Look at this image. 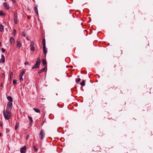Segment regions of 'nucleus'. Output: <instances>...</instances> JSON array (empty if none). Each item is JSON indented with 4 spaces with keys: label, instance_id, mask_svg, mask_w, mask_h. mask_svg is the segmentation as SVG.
Returning <instances> with one entry per match:
<instances>
[{
    "label": "nucleus",
    "instance_id": "f257e3e1",
    "mask_svg": "<svg viewBox=\"0 0 153 153\" xmlns=\"http://www.w3.org/2000/svg\"><path fill=\"white\" fill-rule=\"evenodd\" d=\"M3 114L5 119L6 120H9L12 116L11 111L5 110H4L3 111Z\"/></svg>",
    "mask_w": 153,
    "mask_h": 153
},
{
    "label": "nucleus",
    "instance_id": "f03ea898",
    "mask_svg": "<svg viewBox=\"0 0 153 153\" xmlns=\"http://www.w3.org/2000/svg\"><path fill=\"white\" fill-rule=\"evenodd\" d=\"M40 63V59L39 58L38 59L34 65L32 67V69H35L39 67Z\"/></svg>",
    "mask_w": 153,
    "mask_h": 153
},
{
    "label": "nucleus",
    "instance_id": "7ed1b4c3",
    "mask_svg": "<svg viewBox=\"0 0 153 153\" xmlns=\"http://www.w3.org/2000/svg\"><path fill=\"white\" fill-rule=\"evenodd\" d=\"M12 107V102H8L7 103V108L5 110L11 111Z\"/></svg>",
    "mask_w": 153,
    "mask_h": 153
},
{
    "label": "nucleus",
    "instance_id": "20e7f679",
    "mask_svg": "<svg viewBox=\"0 0 153 153\" xmlns=\"http://www.w3.org/2000/svg\"><path fill=\"white\" fill-rule=\"evenodd\" d=\"M45 134L44 131L43 130H41L39 135V138L41 140H42L45 136Z\"/></svg>",
    "mask_w": 153,
    "mask_h": 153
},
{
    "label": "nucleus",
    "instance_id": "39448f33",
    "mask_svg": "<svg viewBox=\"0 0 153 153\" xmlns=\"http://www.w3.org/2000/svg\"><path fill=\"white\" fill-rule=\"evenodd\" d=\"M17 14L15 13L14 15V21L15 24H16L17 23Z\"/></svg>",
    "mask_w": 153,
    "mask_h": 153
},
{
    "label": "nucleus",
    "instance_id": "423d86ee",
    "mask_svg": "<svg viewBox=\"0 0 153 153\" xmlns=\"http://www.w3.org/2000/svg\"><path fill=\"white\" fill-rule=\"evenodd\" d=\"M26 151V147L25 146L21 148L20 149V152L21 153H25Z\"/></svg>",
    "mask_w": 153,
    "mask_h": 153
},
{
    "label": "nucleus",
    "instance_id": "0eeeda50",
    "mask_svg": "<svg viewBox=\"0 0 153 153\" xmlns=\"http://www.w3.org/2000/svg\"><path fill=\"white\" fill-rule=\"evenodd\" d=\"M10 43L11 45H13L14 43H15L13 37H11L10 38Z\"/></svg>",
    "mask_w": 153,
    "mask_h": 153
},
{
    "label": "nucleus",
    "instance_id": "6e6552de",
    "mask_svg": "<svg viewBox=\"0 0 153 153\" xmlns=\"http://www.w3.org/2000/svg\"><path fill=\"white\" fill-rule=\"evenodd\" d=\"M43 53L45 54V56H46V54L47 53V48H46L45 47V46L43 47Z\"/></svg>",
    "mask_w": 153,
    "mask_h": 153
},
{
    "label": "nucleus",
    "instance_id": "1a4fd4ad",
    "mask_svg": "<svg viewBox=\"0 0 153 153\" xmlns=\"http://www.w3.org/2000/svg\"><path fill=\"white\" fill-rule=\"evenodd\" d=\"M4 6L7 9H8L9 8V6L6 3L4 2L3 4Z\"/></svg>",
    "mask_w": 153,
    "mask_h": 153
},
{
    "label": "nucleus",
    "instance_id": "9d476101",
    "mask_svg": "<svg viewBox=\"0 0 153 153\" xmlns=\"http://www.w3.org/2000/svg\"><path fill=\"white\" fill-rule=\"evenodd\" d=\"M21 47V44L19 41L17 42L16 47L18 48H20Z\"/></svg>",
    "mask_w": 153,
    "mask_h": 153
},
{
    "label": "nucleus",
    "instance_id": "9b49d317",
    "mask_svg": "<svg viewBox=\"0 0 153 153\" xmlns=\"http://www.w3.org/2000/svg\"><path fill=\"white\" fill-rule=\"evenodd\" d=\"M1 61L2 62H4L5 61V57L3 55H1Z\"/></svg>",
    "mask_w": 153,
    "mask_h": 153
},
{
    "label": "nucleus",
    "instance_id": "f8f14e48",
    "mask_svg": "<svg viewBox=\"0 0 153 153\" xmlns=\"http://www.w3.org/2000/svg\"><path fill=\"white\" fill-rule=\"evenodd\" d=\"M7 99L9 101V102H13V100L12 97L10 96L7 97Z\"/></svg>",
    "mask_w": 153,
    "mask_h": 153
},
{
    "label": "nucleus",
    "instance_id": "ddd939ff",
    "mask_svg": "<svg viewBox=\"0 0 153 153\" xmlns=\"http://www.w3.org/2000/svg\"><path fill=\"white\" fill-rule=\"evenodd\" d=\"M19 123L18 122H17L16 125L15 126V128L16 130L18 128L19 126Z\"/></svg>",
    "mask_w": 153,
    "mask_h": 153
},
{
    "label": "nucleus",
    "instance_id": "4468645a",
    "mask_svg": "<svg viewBox=\"0 0 153 153\" xmlns=\"http://www.w3.org/2000/svg\"><path fill=\"white\" fill-rule=\"evenodd\" d=\"M33 110L36 112L39 113L40 112V110L37 108H34Z\"/></svg>",
    "mask_w": 153,
    "mask_h": 153
},
{
    "label": "nucleus",
    "instance_id": "2eb2a0df",
    "mask_svg": "<svg viewBox=\"0 0 153 153\" xmlns=\"http://www.w3.org/2000/svg\"><path fill=\"white\" fill-rule=\"evenodd\" d=\"M25 73V71H22L20 73V75H19V77H22L24 74Z\"/></svg>",
    "mask_w": 153,
    "mask_h": 153
},
{
    "label": "nucleus",
    "instance_id": "dca6fc26",
    "mask_svg": "<svg viewBox=\"0 0 153 153\" xmlns=\"http://www.w3.org/2000/svg\"><path fill=\"white\" fill-rule=\"evenodd\" d=\"M25 73V71H22L20 73V75H19V77H22L24 74Z\"/></svg>",
    "mask_w": 153,
    "mask_h": 153
},
{
    "label": "nucleus",
    "instance_id": "f3484780",
    "mask_svg": "<svg viewBox=\"0 0 153 153\" xmlns=\"http://www.w3.org/2000/svg\"><path fill=\"white\" fill-rule=\"evenodd\" d=\"M45 68H42V69L40 71H39L38 72V74H40L41 73L43 72L44 71H45Z\"/></svg>",
    "mask_w": 153,
    "mask_h": 153
},
{
    "label": "nucleus",
    "instance_id": "a211bd4d",
    "mask_svg": "<svg viewBox=\"0 0 153 153\" xmlns=\"http://www.w3.org/2000/svg\"><path fill=\"white\" fill-rule=\"evenodd\" d=\"M28 118L30 121V124H32V123H33V120L32 118L30 116H28Z\"/></svg>",
    "mask_w": 153,
    "mask_h": 153
},
{
    "label": "nucleus",
    "instance_id": "6ab92c4d",
    "mask_svg": "<svg viewBox=\"0 0 153 153\" xmlns=\"http://www.w3.org/2000/svg\"><path fill=\"white\" fill-rule=\"evenodd\" d=\"M4 29L3 26L1 24L0 25V31L2 32Z\"/></svg>",
    "mask_w": 153,
    "mask_h": 153
},
{
    "label": "nucleus",
    "instance_id": "aec40b11",
    "mask_svg": "<svg viewBox=\"0 0 153 153\" xmlns=\"http://www.w3.org/2000/svg\"><path fill=\"white\" fill-rule=\"evenodd\" d=\"M42 45L43 47L45 46V39H43L42 40Z\"/></svg>",
    "mask_w": 153,
    "mask_h": 153
},
{
    "label": "nucleus",
    "instance_id": "412c9836",
    "mask_svg": "<svg viewBox=\"0 0 153 153\" xmlns=\"http://www.w3.org/2000/svg\"><path fill=\"white\" fill-rule=\"evenodd\" d=\"M42 62L43 65H45L46 64V62L44 59H43L42 60Z\"/></svg>",
    "mask_w": 153,
    "mask_h": 153
},
{
    "label": "nucleus",
    "instance_id": "4be33fe9",
    "mask_svg": "<svg viewBox=\"0 0 153 153\" xmlns=\"http://www.w3.org/2000/svg\"><path fill=\"white\" fill-rule=\"evenodd\" d=\"M13 76V74L12 72H11L10 74V79L11 80Z\"/></svg>",
    "mask_w": 153,
    "mask_h": 153
},
{
    "label": "nucleus",
    "instance_id": "5701e85b",
    "mask_svg": "<svg viewBox=\"0 0 153 153\" xmlns=\"http://www.w3.org/2000/svg\"><path fill=\"white\" fill-rule=\"evenodd\" d=\"M34 11L37 13L38 14V9H37V8L36 7H34Z\"/></svg>",
    "mask_w": 153,
    "mask_h": 153
},
{
    "label": "nucleus",
    "instance_id": "b1692460",
    "mask_svg": "<svg viewBox=\"0 0 153 153\" xmlns=\"http://www.w3.org/2000/svg\"><path fill=\"white\" fill-rule=\"evenodd\" d=\"M6 14L4 13L2 11H1L0 12V16H5Z\"/></svg>",
    "mask_w": 153,
    "mask_h": 153
},
{
    "label": "nucleus",
    "instance_id": "393cba45",
    "mask_svg": "<svg viewBox=\"0 0 153 153\" xmlns=\"http://www.w3.org/2000/svg\"><path fill=\"white\" fill-rule=\"evenodd\" d=\"M30 50L31 51H34L35 50L34 46H30Z\"/></svg>",
    "mask_w": 153,
    "mask_h": 153
},
{
    "label": "nucleus",
    "instance_id": "a878e982",
    "mask_svg": "<svg viewBox=\"0 0 153 153\" xmlns=\"http://www.w3.org/2000/svg\"><path fill=\"white\" fill-rule=\"evenodd\" d=\"M21 34L22 36L24 37H25L26 36V33L24 31L22 32Z\"/></svg>",
    "mask_w": 153,
    "mask_h": 153
},
{
    "label": "nucleus",
    "instance_id": "bb28decb",
    "mask_svg": "<svg viewBox=\"0 0 153 153\" xmlns=\"http://www.w3.org/2000/svg\"><path fill=\"white\" fill-rule=\"evenodd\" d=\"M81 85H82L83 86H85V81L83 80L82 81V82L81 83Z\"/></svg>",
    "mask_w": 153,
    "mask_h": 153
},
{
    "label": "nucleus",
    "instance_id": "cd10ccee",
    "mask_svg": "<svg viewBox=\"0 0 153 153\" xmlns=\"http://www.w3.org/2000/svg\"><path fill=\"white\" fill-rule=\"evenodd\" d=\"M34 42L33 41H31L30 42V46H34Z\"/></svg>",
    "mask_w": 153,
    "mask_h": 153
},
{
    "label": "nucleus",
    "instance_id": "c85d7f7f",
    "mask_svg": "<svg viewBox=\"0 0 153 153\" xmlns=\"http://www.w3.org/2000/svg\"><path fill=\"white\" fill-rule=\"evenodd\" d=\"M33 149L36 151H38L37 149L35 146H33Z\"/></svg>",
    "mask_w": 153,
    "mask_h": 153
},
{
    "label": "nucleus",
    "instance_id": "c756f323",
    "mask_svg": "<svg viewBox=\"0 0 153 153\" xmlns=\"http://www.w3.org/2000/svg\"><path fill=\"white\" fill-rule=\"evenodd\" d=\"M13 34L14 36H15L16 34V30L15 29H14L13 30Z\"/></svg>",
    "mask_w": 153,
    "mask_h": 153
},
{
    "label": "nucleus",
    "instance_id": "7c9ffc66",
    "mask_svg": "<svg viewBox=\"0 0 153 153\" xmlns=\"http://www.w3.org/2000/svg\"><path fill=\"white\" fill-rule=\"evenodd\" d=\"M17 81V80L16 79H14L13 80V83L14 84H16V82Z\"/></svg>",
    "mask_w": 153,
    "mask_h": 153
},
{
    "label": "nucleus",
    "instance_id": "2f4dec72",
    "mask_svg": "<svg viewBox=\"0 0 153 153\" xmlns=\"http://www.w3.org/2000/svg\"><path fill=\"white\" fill-rule=\"evenodd\" d=\"M19 77V79L21 81H22L23 80V79L22 77Z\"/></svg>",
    "mask_w": 153,
    "mask_h": 153
},
{
    "label": "nucleus",
    "instance_id": "473e14b6",
    "mask_svg": "<svg viewBox=\"0 0 153 153\" xmlns=\"http://www.w3.org/2000/svg\"><path fill=\"white\" fill-rule=\"evenodd\" d=\"M29 64V62H26L25 63V65H27Z\"/></svg>",
    "mask_w": 153,
    "mask_h": 153
},
{
    "label": "nucleus",
    "instance_id": "72a5a7b5",
    "mask_svg": "<svg viewBox=\"0 0 153 153\" xmlns=\"http://www.w3.org/2000/svg\"><path fill=\"white\" fill-rule=\"evenodd\" d=\"M1 50L2 52H4L5 51V49H4L3 48H1Z\"/></svg>",
    "mask_w": 153,
    "mask_h": 153
},
{
    "label": "nucleus",
    "instance_id": "f704fd0d",
    "mask_svg": "<svg viewBox=\"0 0 153 153\" xmlns=\"http://www.w3.org/2000/svg\"><path fill=\"white\" fill-rule=\"evenodd\" d=\"M80 80H81V79L80 78H79L76 80V81L78 82H79L80 81Z\"/></svg>",
    "mask_w": 153,
    "mask_h": 153
},
{
    "label": "nucleus",
    "instance_id": "c9c22d12",
    "mask_svg": "<svg viewBox=\"0 0 153 153\" xmlns=\"http://www.w3.org/2000/svg\"><path fill=\"white\" fill-rule=\"evenodd\" d=\"M29 135H27V136H26V139L27 140L28 139V138H29Z\"/></svg>",
    "mask_w": 153,
    "mask_h": 153
},
{
    "label": "nucleus",
    "instance_id": "e433bc0d",
    "mask_svg": "<svg viewBox=\"0 0 153 153\" xmlns=\"http://www.w3.org/2000/svg\"><path fill=\"white\" fill-rule=\"evenodd\" d=\"M0 126L1 127L2 126V124L1 123H0Z\"/></svg>",
    "mask_w": 153,
    "mask_h": 153
},
{
    "label": "nucleus",
    "instance_id": "4c0bfd02",
    "mask_svg": "<svg viewBox=\"0 0 153 153\" xmlns=\"http://www.w3.org/2000/svg\"><path fill=\"white\" fill-rule=\"evenodd\" d=\"M12 0L14 3H15L16 2V1H15V0Z\"/></svg>",
    "mask_w": 153,
    "mask_h": 153
},
{
    "label": "nucleus",
    "instance_id": "58836bf2",
    "mask_svg": "<svg viewBox=\"0 0 153 153\" xmlns=\"http://www.w3.org/2000/svg\"><path fill=\"white\" fill-rule=\"evenodd\" d=\"M27 40H29V39L28 38V37H27Z\"/></svg>",
    "mask_w": 153,
    "mask_h": 153
},
{
    "label": "nucleus",
    "instance_id": "ea45409f",
    "mask_svg": "<svg viewBox=\"0 0 153 153\" xmlns=\"http://www.w3.org/2000/svg\"><path fill=\"white\" fill-rule=\"evenodd\" d=\"M45 99H43V98H42V100H45Z\"/></svg>",
    "mask_w": 153,
    "mask_h": 153
},
{
    "label": "nucleus",
    "instance_id": "a19ab883",
    "mask_svg": "<svg viewBox=\"0 0 153 153\" xmlns=\"http://www.w3.org/2000/svg\"><path fill=\"white\" fill-rule=\"evenodd\" d=\"M1 133H0V136H1Z\"/></svg>",
    "mask_w": 153,
    "mask_h": 153
},
{
    "label": "nucleus",
    "instance_id": "79ce46f5",
    "mask_svg": "<svg viewBox=\"0 0 153 153\" xmlns=\"http://www.w3.org/2000/svg\"><path fill=\"white\" fill-rule=\"evenodd\" d=\"M2 86V84H1V87Z\"/></svg>",
    "mask_w": 153,
    "mask_h": 153
},
{
    "label": "nucleus",
    "instance_id": "37998d69",
    "mask_svg": "<svg viewBox=\"0 0 153 153\" xmlns=\"http://www.w3.org/2000/svg\"><path fill=\"white\" fill-rule=\"evenodd\" d=\"M7 131H9V129H7Z\"/></svg>",
    "mask_w": 153,
    "mask_h": 153
}]
</instances>
